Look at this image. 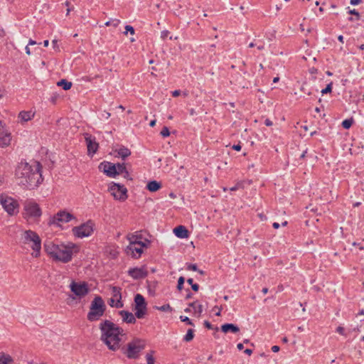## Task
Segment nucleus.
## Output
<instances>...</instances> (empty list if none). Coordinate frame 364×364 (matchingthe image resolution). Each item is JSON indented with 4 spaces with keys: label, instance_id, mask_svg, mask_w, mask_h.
<instances>
[{
    "label": "nucleus",
    "instance_id": "nucleus-1",
    "mask_svg": "<svg viewBox=\"0 0 364 364\" xmlns=\"http://www.w3.org/2000/svg\"><path fill=\"white\" fill-rule=\"evenodd\" d=\"M15 176L19 185L27 189H34L43 181L41 166L38 162L29 164L20 163L16 168Z\"/></svg>",
    "mask_w": 364,
    "mask_h": 364
},
{
    "label": "nucleus",
    "instance_id": "nucleus-2",
    "mask_svg": "<svg viewBox=\"0 0 364 364\" xmlns=\"http://www.w3.org/2000/svg\"><path fill=\"white\" fill-rule=\"evenodd\" d=\"M99 328L101 331L100 340L107 348L112 351L119 350L122 336H125L123 328L109 320L101 322Z\"/></svg>",
    "mask_w": 364,
    "mask_h": 364
},
{
    "label": "nucleus",
    "instance_id": "nucleus-3",
    "mask_svg": "<svg viewBox=\"0 0 364 364\" xmlns=\"http://www.w3.org/2000/svg\"><path fill=\"white\" fill-rule=\"evenodd\" d=\"M73 247L74 245L73 243L68 245L63 243L55 244L52 241H46L44 243L46 252L53 259L63 263H67L72 259Z\"/></svg>",
    "mask_w": 364,
    "mask_h": 364
},
{
    "label": "nucleus",
    "instance_id": "nucleus-4",
    "mask_svg": "<svg viewBox=\"0 0 364 364\" xmlns=\"http://www.w3.org/2000/svg\"><path fill=\"white\" fill-rule=\"evenodd\" d=\"M23 244L28 245L32 250V255L38 257L40 255L41 249V240L38 235L31 230H25L21 237Z\"/></svg>",
    "mask_w": 364,
    "mask_h": 364
},
{
    "label": "nucleus",
    "instance_id": "nucleus-5",
    "mask_svg": "<svg viewBox=\"0 0 364 364\" xmlns=\"http://www.w3.org/2000/svg\"><path fill=\"white\" fill-rule=\"evenodd\" d=\"M106 305L100 296H96L92 301L90 311L87 315L88 321L93 322L98 321L105 314Z\"/></svg>",
    "mask_w": 364,
    "mask_h": 364
},
{
    "label": "nucleus",
    "instance_id": "nucleus-6",
    "mask_svg": "<svg viewBox=\"0 0 364 364\" xmlns=\"http://www.w3.org/2000/svg\"><path fill=\"white\" fill-rule=\"evenodd\" d=\"M146 341L139 338H134L132 341L127 343V348H123L122 352L129 359H136L139 357V353L145 348Z\"/></svg>",
    "mask_w": 364,
    "mask_h": 364
},
{
    "label": "nucleus",
    "instance_id": "nucleus-7",
    "mask_svg": "<svg viewBox=\"0 0 364 364\" xmlns=\"http://www.w3.org/2000/svg\"><path fill=\"white\" fill-rule=\"evenodd\" d=\"M24 218L27 220L38 219L42 214V211L38 204L33 200H27L24 203Z\"/></svg>",
    "mask_w": 364,
    "mask_h": 364
},
{
    "label": "nucleus",
    "instance_id": "nucleus-8",
    "mask_svg": "<svg viewBox=\"0 0 364 364\" xmlns=\"http://www.w3.org/2000/svg\"><path fill=\"white\" fill-rule=\"evenodd\" d=\"M0 204L2 205L4 210L10 215H14L18 212V203L11 197L1 194Z\"/></svg>",
    "mask_w": 364,
    "mask_h": 364
},
{
    "label": "nucleus",
    "instance_id": "nucleus-9",
    "mask_svg": "<svg viewBox=\"0 0 364 364\" xmlns=\"http://www.w3.org/2000/svg\"><path fill=\"white\" fill-rule=\"evenodd\" d=\"M94 231V223L92 220H88L86 223L74 227L72 229L73 234L74 236L78 238H83L89 237L92 235Z\"/></svg>",
    "mask_w": 364,
    "mask_h": 364
},
{
    "label": "nucleus",
    "instance_id": "nucleus-10",
    "mask_svg": "<svg viewBox=\"0 0 364 364\" xmlns=\"http://www.w3.org/2000/svg\"><path fill=\"white\" fill-rule=\"evenodd\" d=\"M134 303H135V316L137 318H142L146 314L147 308H146V302L145 301L144 297L140 294H137L134 296Z\"/></svg>",
    "mask_w": 364,
    "mask_h": 364
},
{
    "label": "nucleus",
    "instance_id": "nucleus-11",
    "mask_svg": "<svg viewBox=\"0 0 364 364\" xmlns=\"http://www.w3.org/2000/svg\"><path fill=\"white\" fill-rule=\"evenodd\" d=\"M73 219H75L73 214L65 210H60L50 218L48 225H60V223H68Z\"/></svg>",
    "mask_w": 364,
    "mask_h": 364
},
{
    "label": "nucleus",
    "instance_id": "nucleus-12",
    "mask_svg": "<svg viewBox=\"0 0 364 364\" xmlns=\"http://www.w3.org/2000/svg\"><path fill=\"white\" fill-rule=\"evenodd\" d=\"M109 191L112 196L119 200H125L127 198V190L124 186H121L118 183H112L109 188Z\"/></svg>",
    "mask_w": 364,
    "mask_h": 364
},
{
    "label": "nucleus",
    "instance_id": "nucleus-13",
    "mask_svg": "<svg viewBox=\"0 0 364 364\" xmlns=\"http://www.w3.org/2000/svg\"><path fill=\"white\" fill-rule=\"evenodd\" d=\"M71 291L79 297H83L89 293V288L86 282H72L70 285Z\"/></svg>",
    "mask_w": 364,
    "mask_h": 364
},
{
    "label": "nucleus",
    "instance_id": "nucleus-14",
    "mask_svg": "<svg viewBox=\"0 0 364 364\" xmlns=\"http://www.w3.org/2000/svg\"><path fill=\"white\" fill-rule=\"evenodd\" d=\"M85 140L87 147L88 154L93 155L94 154H95L99 147V144L96 141L95 137L86 133L85 134Z\"/></svg>",
    "mask_w": 364,
    "mask_h": 364
},
{
    "label": "nucleus",
    "instance_id": "nucleus-15",
    "mask_svg": "<svg viewBox=\"0 0 364 364\" xmlns=\"http://www.w3.org/2000/svg\"><path fill=\"white\" fill-rule=\"evenodd\" d=\"M99 168L109 177L114 178L117 176V166L114 164L103 162L100 164Z\"/></svg>",
    "mask_w": 364,
    "mask_h": 364
},
{
    "label": "nucleus",
    "instance_id": "nucleus-16",
    "mask_svg": "<svg viewBox=\"0 0 364 364\" xmlns=\"http://www.w3.org/2000/svg\"><path fill=\"white\" fill-rule=\"evenodd\" d=\"M148 246H141L138 245H129L126 249L125 252L127 255H131L134 258H139L143 253V248L147 247Z\"/></svg>",
    "mask_w": 364,
    "mask_h": 364
},
{
    "label": "nucleus",
    "instance_id": "nucleus-17",
    "mask_svg": "<svg viewBox=\"0 0 364 364\" xmlns=\"http://www.w3.org/2000/svg\"><path fill=\"white\" fill-rule=\"evenodd\" d=\"M128 274L134 279H144L148 275V272L144 267L130 268Z\"/></svg>",
    "mask_w": 364,
    "mask_h": 364
},
{
    "label": "nucleus",
    "instance_id": "nucleus-18",
    "mask_svg": "<svg viewBox=\"0 0 364 364\" xmlns=\"http://www.w3.org/2000/svg\"><path fill=\"white\" fill-rule=\"evenodd\" d=\"M127 239L129 242V245H138L141 246H148L150 244V241L146 240L141 241L142 235L141 234H129L127 236Z\"/></svg>",
    "mask_w": 364,
    "mask_h": 364
},
{
    "label": "nucleus",
    "instance_id": "nucleus-19",
    "mask_svg": "<svg viewBox=\"0 0 364 364\" xmlns=\"http://www.w3.org/2000/svg\"><path fill=\"white\" fill-rule=\"evenodd\" d=\"M119 314L122 316L123 322L127 323H134L136 322V316L131 312L127 311H120Z\"/></svg>",
    "mask_w": 364,
    "mask_h": 364
},
{
    "label": "nucleus",
    "instance_id": "nucleus-20",
    "mask_svg": "<svg viewBox=\"0 0 364 364\" xmlns=\"http://www.w3.org/2000/svg\"><path fill=\"white\" fill-rule=\"evenodd\" d=\"M112 297L117 299V302L115 304L116 308H122L123 306V304L121 301L122 295H121V289L118 287H112Z\"/></svg>",
    "mask_w": 364,
    "mask_h": 364
},
{
    "label": "nucleus",
    "instance_id": "nucleus-21",
    "mask_svg": "<svg viewBox=\"0 0 364 364\" xmlns=\"http://www.w3.org/2000/svg\"><path fill=\"white\" fill-rule=\"evenodd\" d=\"M173 232L176 237L183 239L188 237V230L182 225H179L173 229Z\"/></svg>",
    "mask_w": 364,
    "mask_h": 364
},
{
    "label": "nucleus",
    "instance_id": "nucleus-22",
    "mask_svg": "<svg viewBox=\"0 0 364 364\" xmlns=\"http://www.w3.org/2000/svg\"><path fill=\"white\" fill-rule=\"evenodd\" d=\"M221 331L225 333H227L230 331L232 333H236L239 332L240 328L237 326H236L233 323H225V324L222 325Z\"/></svg>",
    "mask_w": 364,
    "mask_h": 364
},
{
    "label": "nucleus",
    "instance_id": "nucleus-23",
    "mask_svg": "<svg viewBox=\"0 0 364 364\" xmlns=\"http://www.w3.org/2000/svg\"><path fill=\"white\" fill-rule=\"evenodd\" d=\"M35 112L32 111H22L18 114V118L22 122H28L34 117Z\"/></svg>",
    "mask_w": 364,
    "mask_h": 364
},
{
    "label": "nucleus",
    "instance_id": "nucleus-24",
    "mask_svg": "<svg viewBox=\"0 0 364 364\" xmlns=\"http://www.w3.org/2000/svg\"><path fill=\"white\" fill-rule=\"evenodd\" d=\"M11 139V134L4 132L0 134V146L4 147L9 146L10 144Z\"/></svg>",
    "mask_w": 364,
    "mask_h": 364
},
{
    "label": "nucleus",
    "instance_id": "nucleus-25",
    "mask_svg": "<svg viewBox=\"0 0 364 364\" xmlns=\"http://www.w3.org/2000/svg\"><path fill=\"white\" fill-rule=\"evenodd\" d=\"M161 188V183L156 181H151L146 185V188L151 192H156Z\"/></svg>",
    "mask_w": 364,
    "mask_h": 364
},
{
    "label": "nucleus",
    "instance_id": "nucleus-26",
    "mask_svg": "<svg viewBox=\"0 0 364 364\" xmlns=\"http://www.w3.org/2000/svg\"><path fill=\"white\" fill-rule=\"evenodd\" d=\"M189 307H192L194 309V314L197 315V317H200L203 312V306L201 304H198L197 301L191 302L188 304Z\"/></svg>",
    "mask_w": 364,
    "mask_h": 364
},
{
    "label": "nucleus",
    "instance_id": "nucleus-27",
    "mask_svg": "<svg viewBox=\"0 0 364 364\" xmlns=\"http://www.w3.org/2000/svg\"><path fill=\"white\" fill-rule=\"evenodd\" d=\"M117 151V154L123 159L131 155V151L125 146L120 147Z\"/></svg>",
    "mask_w": 364,
    "mask_h": 364
},
{
    "label": "nucleus",
    "instance_id": "nucleus-28",
    "mask_svg": "<svg viewBox=\"0 0 364 364\" xmlns=\"http://www.w3.org/2000/svg\"><path fill=\"white\" fill-rule=\"evenodd\" d=\"M57 85L62 87L64 90H68L72 87V82L63 79L57 82Z\"/></svg>",
    "mask_w": 364,
    "mask_h": 364
},
{
    "label": "nucleus",
    "instance_id": "nucleus-29",
    "mask_svg": "<svg viewBox=\"0 0 364 364\" xmlns=\"http://www.w3.org/2000/svg\"><path fill=\"white\" fill-rule=\"evenodd\" d=\"M0 364H13V360L9 355L0 354Z\"/></svg>",
    "mask_w": 364,
    "mask_h": 364
},
{
    "label": "nucleus",
    "instance_id": "nucleus-30",
    "mask_svg": "<svg viewBox=\"0 0 364 364\" xmlns=\"http://www.w3.org/2000/svg\"><path fill=\"white\" fill-rule=\"evenodd\" d=\"M193 337H194V331L193 329L189 328L187 331L186 334L183 337V341L186 342H190L193 339Z\"/></svg>",
    "mask_w": 364,
    "mask_h": 364
},
{
    "label": "nucleus",
    "instance_id": "nucleus-31",
    "mask_svg": "<svg viewBox=\"0 0 364 364\" xmlns=\"http://www.w3.org/2000/svg\"><path fill=\"white\" fill-rule=\"evenodd\" d=\"M154 353V351L151 350L150 353H149L146 355V359L147 364H154L155 363Z\"/></svg>",
    "mask_w": 364,
    "mask_h": 364
},
{
    "label": "nucleus",
    "instance_id": "nucleus-32",
    "mask_svg": "<svg viewBox=\"0 0 364 364\" xmlns=\"http://www.w3.org/2000/svg\"><path fill=\"white\" fill-rule=\"evenodd\" d=\"M353 122L354 120L352 117L350 119H346L343 121L342 126L344 129H348L352 126Z\"/></svg>",
    "mask_w": 364,
    "mask_h": 364
},
{
    "label": "nucleus",
    "instance_id": "nucleus-33",
    "mask_svg": "<svg viewBox=\"0 0 364 364\" xmlns=\"http://www.w3.org/2000/svg\"><path fill=\"white\" fill-rule=\"evenodd\" d=\"M117 166V176L124 173V172L127 170L125 164H115Z\"/></svg>",
    "mask_w": 364,
    "mask_h": 364
},
{
    "label": "nucleus",
    "instance_id": "nucleus-34",
    "mask_svg": "<svg viewBox=\"0 0 364 364\" xmlns=\"http://www.w3.org/2000/svg\"><path fill=\"white\" fill-rule=\"evenodd\" d=\"M119 23H120V21L119 19L113 18V19H111V20L107 21L105 23V26H112L116 28L119 25Z\"/></svg>",
    "mask_w": 364,
    "mask_h": 364
},
{
    "label": "nucleus",
    "instance_id": "nucleus-35",
    "mask_svg": "<svg viewBox=\"0 0 364 364\" xmlns=\"http://www.w3.org/2000/svg\"><path fill=\"white\" fill-rule=\"evenodd\" d=\"M308 85L306 83H304L302 85H301V90L305 93V94H307L308 95H311V89L308 88Z\"/></svg>",
    "mask_w": 364,
    "mask_h": 364
},
{
    "label": "nucleus",
    "instance_id": "nucleus-36",
    "mask_svg": "<svg viewBox=\"0 0 364 364\" xmlns=\"http://www.w3.org/2000/svg\"><path fill=\"white\" fill-rule=\"evenodd\" d=\"M185 282V278L183 277H180L178 279L177 289L181 291L183 287V284Z\"/></svg>",
    "mask_w": 364,
    "mask_h": 364
},
{
    "label": "nucleus",
    "instance_id": "nucleus-37",
    "mask_svg": "<svg viewBox=\"0 0 364 364\" xmlns=\"http://www.w3.org/2000/svg\"><path fill=\"white\" fill-rule=\"evenodd\" d=\"M157 309L161 311H172V308L168 304H164L160 307H158Z\"/></svg>",
    "mask_w": 364,
    "mask_h": 364
},
{
    "label": "nucleus",
    "instance_id": "nucleus-38",
    "mask_svg": "<svg viewBox=\"0 0 364 364\" xmlns=\"http://www.w3.org/2000/svg\"><path fill=\"white\" fill-rule=\"evenodd\" d=\"M163 137H167L170 135L169 129L167 127H164L160 132Z\"/></svg>",
    "mask_w": 364,
    "mask_h": 364
},
{
    "label": "nucleus",
    "instance_id": "nucleus-39",
    "mask_svg": "<svg viewBox=\"0 0 364 364\" xmlns=\"http://www.w3.org/2000/svg\"><path fill=\"white\" fill-rule=\"evenodd\" d=\"M180 319L181 321L186 323L188 325L194 326L192 321L187 316H181Z\"/></svg>",
    "mask_w": 364,
    "mask_h": 364
},
{
    "label": "nucleus",
    "instance_id": "nucleus-40",
    "mask_svg": "<svg viewBox=\"0 0 364 364\" xmlns=\"http://www.w3.org/2000/svg\"><path fill=\"white\" fill-rule=\"evenodd\" d=\"M128 32L130 33V34L132 35H134L135 31H134V28L132 26H129V25H127L125 26V31H124V34L127 35L128 33Z\"/></svg>",
    "mask_w": 364,
    "mask_h": 364
},
{
    "label": "nucleus",
    "instance_id": "nucleus-41",
    "mask_svg": "<svg viewBox=\"0 0 364 364\" xmlns=\"http://www.w3.org/2000/svg\"><path fill=\"white\" fill-rule=\"evenodd\" d=\"M331 90H332V85H331V83H330L326 87V88H324L321 90V93L323 95V94L331 92Z\"/></svg>",
    "mask_w": 364,
    "mask_h": 364
},
{
    "label": "nucleus",
    "instance_id": "nucleus-42",
    "mask_svg": "<svg viewBox=\"0 0 364 364\" xmlns=\"http://www.w3.org/2000/svg\"><path fill=\"white\" fill-rule=\"evenodd\" d=\"M187 269L191 271H198V267L196 264H188Z\"/></svg>",
    "mask_w": 364,
    "mask_h": 364
},
{
    "label": "nucleus",
    "instance_id": "nucleus-43",
    "mask_svg": "<svg viewBox=\"0 0 364 364\" xmlns=\"http://www.w3.org/2000/svg\"><path fill=\"white\" fill-rule=\"evenodd\" d=\"M168 34H169L168 31H166V30L163 31L161 33V38L164 40L168 37Z\"/></svg>",
    "mask_w": 364,
    "mask_h": 364
},
{
    "label": "nucleus",
    "instance_id": "nucleus-44",
    "mask_svg": "<svg viewBox=\"0 0 364 364\" xmlns=\"http://www.w3.org/2000/svg\"><path fill=\"white\" fill-rule=\"evenodd\" d=\"M349 14L356 16L358 20L360 18V14L355 9L350 10Z\"/></svg>",
    "mask_w": 364,
    "mask_h": 364
},
{
    "label": "nucleus",
    "instance_id": "nucleus-45",
    "mask_svg": "<svg viewBox=\"0 0 364 364\" xmlns=\"http://www.w3.org/2000/svg\"><path fill=\"white\" fill-rule=\"evenodd\" d=\"M336 332L341 334V335H345V329L342 326H338L337 328H336Z\"/></svg>",
    "mask_w": 364,
    "mask_h": 364
},
{
    "label": "nucleus",
    "instance_id": "nucleus-46",
    "mask_svg": "<svg viewBox=\"0 0 364 364\" xmlns=\"http://www.w3.org/2000/svg\"><path fill=\"white\" fill-rule=\"evenodd\" d=\"M115 301L117 302V299L114 297L111 298L109 301V304L111 306H115Z\"/></svg>",
    "mask_w": 364,
    "mask_h": 364
},
{
    "label": "nucleus",
    "instance_id": "nucleus-47",
    "mask_svg": "<svg viewBox=\"0 0 364 364\" xmlns=\"http://www.w3.org/2000/svg\"><path fill=\"white\" fill-rule=\"evenodd\" d=\"M204 326H205L207 328H208V329H212V328H213V326H212V324H211L209 321H204Z\"/></svg>",
    "mask_w": 364,
    "mask_h": 364
},
{
    "label": "nucleus",
    "instance_id": "nucleus-48",
    "mask_svg": "<svg viewBox=\"0 0 364 364\" xmlns=\"http://www.w3.org/2000/svg\"><path fill=\"white\" fill-rule=\"evenodd\" d=\"M122 174H123V176H124V178H127V179H129V180H132V178H130L129 173L127 169Z\"/></svg>",
    "mask_w": 364,
    "mask_h": 364
},
{
    "label": "nucleus",
    "instance_id": "nucleus-49",
    "mask_svg": "<svg viewBox=\"0 0 364 364\" xmlns=\"http://www.w3.org/2000/svg\"><path fill=\"white\" fill-rule=\"evenodd\" d=\"M181 95V91L179 90H176L172 92L173 97H178Z\"/></svg>",
    "mask_w": 364,
    "mask_h": 364
},
{
    "label": "nucleus",
    "instance_id": "nucleus-50",
    "mask_svg": "<svg viewBox=\"0 0 364 364\" xmlns=\"http://www.w3.org/2000/svg\"><path fill=\"white\" fill-rule=\"evenodd\" d=\"M234 150L236 151H240L241 150V145L240 144H234L232 147Z\"/></svg>",
    "mask_w": 364,
    "mask_h": 364
},
{
    "label": "nucleus",
    "instance_id": "nucleus-51",
    "mask_svg": "<svg viewBox=\"0 0 364 364\" xmlns=\"http://www.w3.org/2000/svg\"><path fill=\"white\" fill-rule=\"evenodd\" d=\"M191 288L194 291H198L199 289V285L198 284H192Z\"/></svg>",
    "mask_w": 364,
    "mask_h": 364
},
{
    "label": "nucleus",
    "instance_id": "nucleus-52",
    "mask_svg": "<svg viewBox=\"0 0 364 364\" xmlns=\"http://www.w3.org/2000/svg\"><path fill=\"white\" fill-rule=\"evenodd\" d=\"M264 124L267 127H270L272 125V122L269 119H266L264 121Z\"/></svg>",
    "mask_w": 364,
    "mask_h": 364
},
{
    "label": "nucleus",
    "instance_id": "nucleus-53",
    "mask_svg": "<svg viewBox=\"0 0 364 364\" xmlns=\"http://www.w3.org/2000/svg\"><path fill=\"white\" fill-rule=\"evenodd\" d=\"M187 291H188V294H186L185 299H190L192 298L193 296V294L190 291L189 289H187Z\"/></svg>",
    "mask_w": 364,
    "mask_h": 364
},
{
    "label": "nucleus",
    "instance_id": "nucleus-54",
    "mask_svg": "<svg viewBox=\"0 0 364 364\" xmlns=\"http://www.w3.org/2000/svg\"><path fill=\"white\" fill-rule=\"evenodd\" d=\"M256 46H257V49L259 50H263L264 48V45L263 43H259V44L257 43Z\"/></svg>",
    "mask_w": 364,
    "mask_h": 364
},
{
    "label": "nucleus",
    "instance_id": "nucleus-55",
    "mask_svg": "<svg viewBox=\"0 0 364 364\" xmlns=\"http://www.w3.org/2000/svg\"><path fill=\"white\" fill-rule=\"evenodd\" d=\"M361 2V0H350V3L351 5H358Z\"/></svg>",
    "mask_w": 364,
    "mask_h": 364
},
{
    "label": "nucleus",
    "instance_id": "nucleus-56",
    "mask_svg": "<svg viewBox=\"0 0 364 364\" xmlns=\"http://www.w3.org/2000/svg\"><path fill=\"white\" fill-rule=\"evenodd\" d=\"M52 44H53V46L54 48H57L58 49V41L57 40H53L52 41Z\"/></svg>",
    "mask_w": 364,
    "mask_h": 364
},
{
    "label": "nucleus",
    "instance_id": "nucleus-57",
    "mask_svg": "<svg viewBox=\"0 0 364 364\" xmlns=\"http://www.w3.org/2000/svg\"><path fill=\"white\" fill-rule=\"evenodd\" d=\"M272 350L274 352V353H277L279 350V347L278 346H273L272 347Z\"/></svg>",
    "mask_w": 364,
    "mask_h": 364
},
{
    "label": "nucleus",
    "instance_id": "nucleus-58",
    "mask_svg": "<svg viewBox=\"0 0 364 364\" xmlns=\"http://www.w3.org/2000/svg\"><path fill=\"white\" fill-rule=\"evenodd\" d=\"M240 184H237V185H235V186H232V188H230V190L231 191H237V190L239 188V187H240Z\"/></svg>",
    "mask_w": 364,
    "mask_h": 364
},
{
    "label": "nucleus",
    "instance_id": "nucleus-59",
    "mask_svg": "<svg viewBox=\"0 0 364 364\" xmlns=\"http://www.w3.org/2000/svg\"><path fill=\"white\" fill-rule=\"evenodd\" d=\"M156 119H153V120H151V121L150 122V123H149V126H150V127H154V126H155V124H156Z\"/></svg>",
    "mask_w": 364,
    "mask_h": 364
},
{
    "label": "nucleus",
    "instance_id": "nucleus-60",
    "mask_svg": "<svg viewBox=\"0 0 364 364\" xmlns=\"http://www.w3.org/2000/svg\"><path fill=\"white\" fill-rule=\"evenodd\" d=\"M245 353L250 355L252 353V350L247 348L245 350Z\"/></svg>",
    "mask_w": 364,
    "mask_h": 364
},
{
    "label": "nucleus",
    "instance_id": "nucleus-61",
    "mask_svg": "<svg viewBox=\"0 0 364 364\" xmlns=\"http://www.w3.org/2000/svg\"><path fill=\"white\" fill-rule=\"evenodd\" d=\"M4 132V129L1 121H0V134H1Z\"/></svg>",
    "mask_w": 364,
    "mask_h": 364
},
{
    "label": "nucleus",
    "instance_id": "nucleus-62",
    "mask_svg": "<svg viewBox=\"0 0 364 364\" xmlns=\"http://www.w3.org/2000/svg\"><path fill=\"white\" fill-rule=\"evenodd\" d=\"M237 348H238V350H241L244 348V346L242 343H238Z\"/></svg>",
    "mask_w": 364,
    "mask_h": 364
},
{
    "label": "nucleus",
    "instance_id": "nucleus-63",
    "mask_svg": "<svg viewBox=\"0 0 364 364\" xmlns=\"http://www.w3.org/2000/svg\"><path fill=\"white\" fill-rule=\"evenodd\" d=\"M272 226L274 228L277 229L279 227V224L278 223H274Z\"/></svg>",
    "mask_w": 364,
    "mask_h": 364
},
{
    "label": "nucleus",
    "instance_id": "nucleus-64",
    "mask_svg": "<svg viewBox=\"0 0 364 364\" xmlns=\"http://www.w3.org/2000/svg\"><path fill=\"white\" fill-rule=\"evenodd\" d=\"M187 282H188L189 284H191V285L194 284H193V279H191V278L188 279H187Z\"/></svg>",
    "mask_w": 364,
    "mask_h": 364
}]
</instances>
